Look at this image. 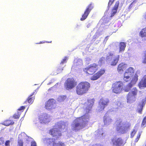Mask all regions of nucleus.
<instances>
[{"mask_svg": "<svg viewBox=\"0 0 146 146\" xmlns=\"http://www.w3.org/2000/svg\"><path fill=\"white\" fill-rule=\"evenodd\" d=\"M114 56L113 53L112 52H109L106 56V60L104 57H102L100 58L98 61V64L100 65H102L105 63L106 60L107 66H116L118 63L120 58V56L117 55L114 57Z\"/></svg>", "mask_w": 146, "mask_h": 146, "instance_id": "obj_3", "label": "nucleus"}, {"mask_svg": "<svg viewBox=\"0 0 146 146\" xmlns=\"http://www.w3.org/2000/svg\"><path fill=\"white\" fill-rule=\"evenodd\" d=\"M138 93V90L135 87L133 88L127 95V102L129 104L133 103L136 100L137 96Z\"/></svg>", "mask_w": 146, "mask_h": 146, "instance_id": "obj_5", "label": "nucleus"}, {"mask_svg": "<svg viewBox=\"0 0 146 146\" xmlns=\"http://www.w3.org/2000/svg\"><path fill=\"white\" fill-rule=\"evenodd\" d=\"M77 82L72 78H68L66 81L64 85L66 88L67 90L71 89L76 85Z\"/></svg>", "mask_w": 146, "mask_h": 146, "instance_id": "obj_8", "label": "nucleus"}, {"mask_svg": "<svg viewBox=\"0 0 146 146\" xmlns=\"http://www.w3.org/2000/svg\"><path fill=\"white\" fill-rule=\"evenodd\" d=\"M93 4L91 3L86 7L84 13L82 15V17L80 19L81 21H83L87 17L93 8Z\"/></svg>", "mask_w": 146, "mask_h": 146, "instance_id": "obj_10", "label": "nucleus"}, {"mask_svg": "<svg viewBox=\"0 0 146 146\" xmlns=\"http://www.w3.org/2000/svg\"><path fill=\"white\" fill-rule=\"evenodd\" d=\"M25 107L24 106H21L18 110L19 111H21L22 110H24L25 109Z\"/></svg>", "mask_w": 146, "mask_h": 146, "instance_id": "obj_39", "label": "nucleus"}, {"mask_svg": "<svg viewBox=\"0 0 146 146\" xmlns=\"http://www.w3.org/2000/svg\"><path fill=\"white\" fill-rule=\"evenodd\" d=\"M137 0H134L133 2H132L129 5L128 7L129 10L131 9L132 8L135 7V4L137 1Z\"/></svg>", "mask_w": 146, "mask_h": 146, "instance_id": "obj_28", "label": "nucleus"}, {"mask_svg": "<svg viewBox=\"0 0 146 146\" xmlns=\"http://www.w3.org/2000/svg\"><path fill=\"white\" fill-rule=\"evenodd\" d=\"M51 42H52V41H50V42H48L47 41H40L39 43H37L36 44H39L44 43L45 42H46V43H51Z\"/></svg>", "mask_w": 146, "mask_h": 146, "instance_id": "obj_40", "label": "nucleus"}, {"mask_svg": "<svg viewBox=\"0 0 146 146\" xmlns=\"http://www.w3.org/2000/svg\"><path fill=\"white\" fill-rule=\"evenodd\" d=\"M141 126L142 127H145L146 126V116H145L143 119Z\"/></svg>", "mask_w": 146, "mask_h": 146, "instance_id": "obj_27", "label": "nucleus"}, {"mask_svg": "<svg viewBox=\"0 0 146 146\" xmlns=\"http://www.w3.org/2000/svg\"><path fill=\"white\" fill-rule=\"evenodd\" d=\"M139 88L141 89L146 87V75H144L138 84Z\"/></svg>", "mask_w": 146, "mask_h": 146, "instance_id": "obj_15", "label": "nucleus"}, {"mask_svg": "<svg viewBox=\"0 0 146 146\" xmlns=\"http://www.w3.org/2000/svg\"><path fill=\"white\" fill-rule=\"evenodd\" d=\"M115 0H110L108 3V8L111 5Z\"/></svg>", "mask_w": 146, "mask_h": 146, "instance_id": "obj_36", "label": "nucleus"}, {"mask_svg": "<svg viewBox=\"0 0 146 146\" xmlns=\"http://www.w3.org/2000/svg\"><path fill=\"white\" fill-rule=\"evenodd\" d=\"M145 19H146V13L145 14Z\"/></svg>", "mask_w": 146, "mask_h": 146, "instance_id": "obj_49", "label": "nucleus"}, {"mask_svg": "<svg viewBox=\"0 0 146 146\" xmlns=\"http://www.w3.org/2000/svg\"><path fill=\"white\" fill-rule=\"evenodd\" d=\"M142 132V131H140L138 132V135L137 136L136 138L135 139V141L136 142H137L139 140V139L140 136L141 135V133Z\"/></svg>", "mask_w": 146, "mask_h": 146, "instance_id": "obj_32", "label": "nucleus"}, {"mask_svg": "<svg viewBox=\"0 0 146 146\" xmlns=\"http://www.w3.org/2000/svg\"><path fill=\"white\" fill-rule=\"evenodd\" d=\"M23 137L21 134H20L18 136L17 146H23Z\"/></svg>", "mask_w": 146, "mask_h": 146, "instance_id": "obj_20", "label": "nucleus"}, {"mask_svg": "<svg viewBox=\"0 0 146 146\" xmlns=\"http://www.w3.org/2000/svg\"><path fill=\"white\" fill-rule=\"evenodd\" d=\"M35 99V97L34 96L31 97L29 96L25 102L24 103H26L27 101L30 104H31L33 102Z\"/></svg>", "mask_w": 146, "mask_h": 146, "instance_id": "obj_25", "label": "nucleus"}, {"mask_svg": "<svg viewBox=\"0 0 146 146\" xmlns=\"http://www.w3.org/2000/svg\"><path fill=\"white\" fill-rule=\"evenodd\" d=\"M4 142V138L2 137L0 138V145L3 144Z\"/></svg>", "mask_w": 146, "mask_h": 146, "instance_id": "obj_37", "label": "nucleus"}, {"mask_svg": "<svg viewBox=\"0 0 146 146\" xmlns=\"http://www.w3.org/2000/svg\"><path fill=\"white\" fill-rule=\"evenodd\" d=\"M96 132L97 134L96 135H97L98 136H100V135L101 133L99 130L97 131H96Z\"/></svg>", "mask_w": 146, "mask_h": 146, "instance_id": "obj_43", "label": "nucleus"}, {"mask_svg": "<svg viewBox=\"0 0 146 146\" xmlns=\"http://www.w3.org/2000/svg\"><path fill=\"white\" fill-rule=\"evenodd\" d=\"M90 84L86 81L79 83L76 87V93L79 96L87 93L90 88Z\"/></svg>", "mask_w": 146, "mask_h": 146, "instance_id": "obj_4", "label": "nucleus"}, {"mask_svg": "<svg viewBox=\"0 0 146 146\" xmlns=\"http://www.w3.org/2000/svg\"><path fill=\"white\" fill-rule=\"evenodd\" d=\"M90 116L85 114L82 116L77 117L71 125L72 129L76 131L85 127L89 120Z\"/></svg>", "mask_w": 146, "mask_h": 146, "instance_id": "obj_2", "label": "nucleus"}, {"mask_svg": "<svg viewBox=\"0 0 146 146\" xmlns=\"http://www.w3.org/2000/svg\"><path fill=\"white\" fill-rule=\"evenodd\" d=\"M138 75L135 74L132 78L131 80L128 83L124 88L125 92H128L132 88L136 83L138 80Z\"/></svg>", "mask_w": 146, "mask_h": 146, "instance_id": "obj_7", "label": "nucleus"}, {"mask_svg": "<svg viewBox=\"0 0 146 146\" xmlns=\"http://www.w3.org/2000/svg\"><path fill=\"white\" fill-rule=\"evenodd\" d=\"M145 146H146V144H145Z\"/></svg>", "mask_w": 146, "mask_h": 146, "instance_id": "obj_50", "label": "nucleus"}, {"mask_svg": "<svg viewBox=\"0 0 146 146\" xmlns=\"http://www.w3.org/2000/svg\"><path fill=\"white\" fill-rule=\"evenodd\" d=\"M98 64L94 63L90 64L86 67L83 69L84 72L88 75H93L91 77L90 80H95L101 77L106 72L104 68H101L96 73L94 74L98 70Z\"/></svg>", "mask_w": 146, "mask_h": 146, "instance_id": "obj_1", "label": "nucleus"}, {"mask_svg": "<svg viewBox=\"0 0 146 146\" xmlns=\"http://www.w3.org/2000/svg\"><path fill=\"white\" fill-rule=\"evenodd\" d=\"M88 101L90 103L91 102H92V103H91L90 104V105H91L92 106L93 105V104H94V100L93 99H91L90 100H88Z\"/></svg>", "mask_w": 146, "mask_h": 146, "instance_id": "obj_42", "label": "nucleus"}, {"mask_svg": "<svg viewBox=\"0 0 146 146\" xmlns=\"http://www.w3.org/2000/svg\"><path fill=\"white\" fill-rule=\"evenodd\" d=\"M142 62L143 64H146V50L144 52V54L142 58Z\"/></svg>", "mask_w": 146, "mask_h": 146, "instance_id": "obj_29", "label": "nucleus"}, {"mask_svg": "<svg viewBox=\"0 0 146 146\" xmlns=\"http://www.w3.org/2000/svg\"><path fill=\"white\" fill-rule=\"evenodd\" d=\"M54 103L53 99H50L46 102L45 107L47 110H51L55 108Z\"/></svg>", "mask_w": 146, "mask_h": 146, "instance_id": "obj_14", "label": "nucleus"}, {"mask_svg": "<svg viewBox=\"0 0 146 146\" xmlns=\"http://www.w3.org/2000/svg\"><path fill=\"white\" fill-rule=\"evenodd\" d=\"M49 133L52 137H55L56 139L62 135L61 131L56 128L51 129L49 130Z\"/></svg>", "mask_w": 146, "mask_h": 146, "instance_id": "obj_12", "label": "nucleus"}, {"mask_svg": "<svg viewBox=\"0 0 146 146\" xmlns=\"http://www.w3.org/2000/svg\"><path fill=\"white\" fill-rule=\"evenodd\" d=\"M111 119L107 118H104V121L105 123H107L111 122Z\"/></svg>", "mask_w": 146, "mask_h": 146, "instance_id": "obj_30", "label": "nucleus"}, {"mask_svg": "<svg viewBox=\"0 0 146 146\" xmlns=\"http://www.w3.org/2000/svg\"><path fill=\"white\" fill-rule=\"evenodd\" d=\"M44 142L47 146H55L56 144L55 139L53 138L44 139Z\"/></svg>", "mask_w": 146, "mask_h": 146, "instance_id": "obj_13", "label": "nucleus"}, {"mask_svg": "<svg viewBox=\"0 0 146 146\" xmlns=\"http://www.w3.org/2000/svg\"><path fill=\"white\" fill-rule=\"evenodd\" d=\"M63 125H64L63 124H60V126L59 127V128H61V127H62V126Z\"/></svg>", "mask_w": 146, "mask_h": 146, "instance_id": "obj_47", "label": "nucleus"}, {"mask_svg": "<svg viewBox=\"0 0 146 146\" xmlns=\"http://www.w3.org/2000/svg\"><path fill=\"white\" fill-rule=\"evenodd\" d=\"M119 5V1H117L116 2L114 7L112 9L111 15L110 16L111 17H113L116 13L117 10L118 9Z\"/></svg>", "mask_w": 146, "mask_h": 146, "instance_id": "obj_16", "label": "nucleus"}, {"mask_svg": "<svg viewBox=\"0 0 146 146\" xmlns=\"http://www.w3.org/2000/svg\"><path fill=\"white\" fill-rule=\"evenodd\" d=\"M132 77V76H131L124 74L123 79L124 82H131L132 79L131 77Z\"/></svg>", "mask_w": 146, "mask_h": 146, "instance_id": "obj_21", "label": "nucleus"}, {"mask_svg": "<svg viewBox=\"0 0 146 146\" xmlns=\"http://www.w3.org/2000/svg\"><path fill=\"white\" fill-rule=\"evenodd\" d=\"M78 62H80V64H82V60H80L79 61H78Z\"/></svg>", "mask_w": 146, "mask_h": 146, "instance_id": "obj_46", "label": "nucleus"}, {"mask_svg": "<svg viewBox=\"0 0 146 146\" xmlns=\"http://www.w3.org/2000/svg\"><path fill=\"white\" fill-rule=\"evenodd\" d=\"M55 146H64V145L62 142L59 141L58 143H56V145Z\"/></svg>", "mask_w": 146, "mask_h": 146, "instance_id": "obj_34", "label": "nucleus"}, {"mask_svg": "<svg viewBox=\"0 0 146 146\" xmlns=\"http://www.w3.org/2000/svg\"><path fill=\"white\" fill-rule=\"evenodd\" d=\"M68 60V57H65L61 61L60 64H63L64 63H66L67 62V60Z\"/></svg>", "mask_w": 146, "mask_h": 146, "instance_id": "obj_33", "label": "nucleus"}, {"mask_svg": "<svg viewBox=\"0 0 146 146\" xmlns=\"http://www.w3.org/2000/svg\"><path fill=\"white\" fill-rule=\"evenodd\" d=\"M127 67V64L123 62L119 64L117 66V70L118 72H123Z\"/></svg>", "mask_w": 146, "mask_h": 146, "instance_id": "obj_17", "label": "nucleus"}, {"mask_svg": "<svg viewBox=\"0 0 146 146\" xmlns=\"http://www.w3.org/2000/svg\"><path fill=\"white\" fill-rule=\"evenodd\" d=\"M23 111H17V113H15L13 116V118L15 119H18L20 117V115L21 114V112Z\"/></svg>", "mask_w": 146, "mask_h": 146, "instance_id": "obj_26", "label": "nucleus"}, {"mask_svg": "<svg viewBox=\"0 0 146 146\" xmlns=\"http://www.w3.org/2000/svg\"><path fill=\"white\" fill-rule=\"evenodd\" d=\"M109 36H106L105 37L104 39V41H106V42L107 41V40H108V37Z\"/></svg>", "mask_w": 146, "mask_h": 146, "instance_id": "obj_44", "label": "nucleus"}, {"mask_svg": "<svg viewBox=\"0 0 146 146\" xmlns=\"http://www.w3.org/2000/svg\"><path fill=\"white\" fill-rule=\"evenodd\" d=\"M14 123V122L13 120L9 119L5 120L2 123V124L5 126H9L10 125H13Z\"/></svg>", "mask_w": 146, "mask_h": 146, "instance_id": "obj_19", "label": "nucleus"}, {"mask_svg": "<svg viewBox=\"0 0 146 146\" xmlns=\"http://www.w3.org/2000/svg\"><path fill=\"white\" fill-rule=\"evenodd\" d=\"M109 102V100L108 98H101L99 102L98 110L101 111L104 110L105 107L108 106Z\"/></svg>", "mask_w": 146, "mask_h": 146, "instance_id": "obj_9", "label": "nucleus"}, {"mask_svg": "<svg viewBox=\"0 0 146 146\" xmlns=\"http://www.w3.org/2000/svg\"><path fill=\"white\" fill-rule=\"evenodd\" d=\"M103 133H102V135Z\"/></svg>", "mask_w": 146, "mask_h": 146, "instance_id": "obj_51", "label": "nucleus"}, {"mask_svg": "<svg viewBox=\"0 0 146 146\" xmlns=\"http://www.w3.org/2000/svg\"><path fill=\"white\" fill-rule=\"evenodd\" d=\"M10 141L9 140L6 141L5 143V146H10Z\"/></svg>", "mask_w": 146, "mask_h": 146, "instance_id": "obj_38", "label": "nucleus"}, {"mask_svg": "<svg viewBox=\"0 0 146 146\" xmlns=\"http://www.w3.org/2000/svg\"><path fill=\"white\" fill-rule=\"evenodd\" d=\"M31 146H36V143L35 141H33L31 142Z\"/></svg>", "mask_w": 146, "mask_h": 146, "instance_id": "obj_41", "label": "nucleus"}, {"mask_svg": "<svg viewBox=\"0 0 146 146\" xmlns=\"http://www.w3.org/2000/svg\"><path fill=\"white\" fill-rule=\"evenodd\" d=\"M35 93V92H33L30 95V96L32 97Z\"/></svg>", "mask_w": 146, "mask_h": 146, "instance_id": "obj_45", "label": "nucleus"}, {"mask_svg": "<svg viewBox=\"0 0 146 146\" xmlns=\"http://www.w3.org/2000/svg\"><path fill=\"white\" fill-rule=\"evenodd\" d=\"M90 26V24H88L87 25V28H89Z\"/></svg>", "mask_w": 146, "mask_h": 146, "instance_id": "obj_48", "label": "nucleus"}, {"mask_svg": "<svg viewBox=\"0 0 146 146\" xmlns=\"http://www.w3.org/2000/svg\"><path fill=\"white\" fill-rule=\"evenodd\" d=\"M113 142V143L117 146H120L123 143V141L121 138H119L115 140Z\"/></svg>", "mask_w": 146, "mask_h": 146, "instance_id": "obj_22", "label": "nucleus"}, {"mask_svg": "<svg viewBox=\"0 0 146 146\" xmlns=\"http://www.w3.org/2000/svg\"><path fill=\"white\" fill-rule=\"evenodd\" d=\"M118 124L117 126L116 130L117 131H119L122 134H124L126 132L127 130L129 128L130 125H129L128 126H123L121 125H123L122 121L118 122Z\"/></svg>", "mask_w": 146, "mask_h": 146, "instance_id": "obj_11", "label": "nucleus"}, {"mask_svg": "<svg viewBox=\"0 0 146 146\" xmlns=\"http://www.w3.org/2000/svg\"><path fill=\"white\" fill-rule=\"evenodd\" d=\"M126 45L124 42H120L119 45V52L124 51L125 50V48Z\"/></svg>", "mask_w": 146, "mask_h": 146, "instance_id": "obj_24", "label": "nucleus"}, {"mask_svg": "<svg viewBox=\"0 0 146 146\" xmlns=\"http://www.w3.org/2000/svg\"><path fill=\"white\" fill-rule=\"evenodd\" d=\"M137 132V131L135 129H133L131 134V137H133Z\"/></svg>", "mask_w": 146, "mask_h": 146, "instance_id": "obj_35", "label": "nucleus"}, {"mask_svg": "<svg viewBox=\"0 0 146 146\" xmlns=\"http://www.w3.org/2000/svg\"><path fill=\"white\" fill-rule=\"evenodd\" d=\"M139 106L140 108L138 109V112L140 113H141L143 107V103L142 105H139Z\"/></svg>", "mask_w": 146, "mask_h": 146, "instance_id": "obj_31", "label": "nucleus"}, {"mask_svg": "<svg viewBox=\"0 0 146 146\" xmlns=\"http://www.w3.org/2000/svg\"><path fill=\"white\" fill-rule=\"evenodd\" d=\"M122 82L119 81L114 83L111 88L112 92L115 94H119L122 91L123 87Z\"/></svg>", "mask_w": 146, "mask_h": 146, "instance_id": "obj_6", "label": "nucleus"}, {"mask_svg": "<svg viewBox=\"0 0 146 146\" xmlns=\"http://www.w3.org/2000/svg\"><path fill=\"white\" fill-rule=\"evenodd\" d=\"M134 73V68L132 67H130L125 70L124 74L132 76L133 75Z\"/></svg>", "mask_w": 146, "mask_h": 146, "instance_id": "obj_18", "label": "nucleus"}, {"mask_svg": "<svg viewBox=\"0 0 146 146\" xmlns=\"http://www.w3.org/2000/svg\"><path fill=\"white\" fill-rule=\"evenodd\" d=\"M139 35L142 37H146V27L141 29L139 33Z\"/></svg>", "mask_w": 146, "mask_h": 146, "instance_id": "obj_23", "label": "nucleus"}]
</instances>
